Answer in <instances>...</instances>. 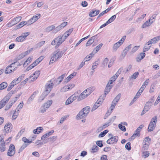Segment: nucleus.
Segmentation results:
<instances>
[{
    "instance_id": "f257e3e1",
    "label": "nucleus",
    "mask_w": 160,
    "mask_h": 160,
    "mask_svg": "<svg viewBox=\"0 0 160 160\" xmlns=\"http://www.w3.org/2000/svg\"><path fill=\"white\" fill-rule=\"evenodd\" d=\"M25 55H20L18 57L16 58L17 61H18L21 59L23 58ZM16 65L17 66H21V64H20L18 62L16 61L14 62L11 64L9 66H8L6 68L5 71V73L6 74L10 73L11 72H13L14 71L17 69L16 67L14 66V65Z\"/></svg>"
},
{
    "instance_id": "f03ea898",
    "label": "nucleus",
    "mask_w": 160,
    "mask_h": 160,
    "mask_svg": "<svg viewBox=\"0 0 160 160\" xmlns=\"http://www.w3.org/2000/svg\"><path fill=\"white\" fill-rule=\"evenodd\" d=\"M63 53L59 49H57L54 51L52 54V56L49 62V64L52 63L53 62L57 60L58 59L60 58L62 56Z\"/></svg>"
},
{
    "instance_id": "7ed1b4c3",
    "label": "nucleus",
    "mask_w": 160,
    "mask_h": 160,
    "mask_svg": "<svg viewBox=\"0 0 160 160\" xmlns=\"http://www.w3.org/2000/svg\"><path fill=\"white\" fill-rule=\"evenodd\" d=\"M64 41V40L62 38V35H60L57 37L52 41L51 44L52 45H55L56 44L55 47L56 48H57Z\"/></svg>"
},
{
    "instance_id": "20e7f679",
    "label": "nucleus",
    "mask_w": 160,
    "mask_h": 160,
    "mask_svg": "<svg viewBox=\"0 0 160 160\" xmlns=\"http://www.w3.org/2000/svg\"><path fill=\"white\" fill-rule=\"evenodd\" d=\"M55 79L53 78L50 81H48L45 86V91L46 92H47V94H48L51 91L52 89L53 88L54 85L53 82Z\"/></svg>"
},
{
    "instance_id": "39448f33",
    "label": "nucleus",
    "mask_w": 160,
    "mask_h": 160,
    "mask_svg": "<svg viewBox=\"0 0 160 160\" xmlns=\"http://www.w3.org/2000/svg\"><path fill=\"white\" fill-rule=\"evenodd\" d=\"M157 120V117L156 116L152 119L148 128V131H152L155 129Z\"/></svg>"
},
{
    "instance_id": "423d86ee",
    "label": "nucleus",
    "mask_w": 160,
    "mask_h": 160,
    "mask_svg": "<svg viewBox=\"0 0 160 160\" xmlns=\"http://www.w3.org/2000/svg\"><path fill=\"white\" fill-rule=\"evenodd\" d=\"M11 95L8 94L5 96L0 102V109L4 107L10 98Z\"/></svg>"
},
{
    "instance_id": "0eeeda50",
    "label": "nucleus",
    "mask_w": 160,
    "mask_h": 160,
    "mask_svg": "<svg viewBox=\"0 0 160 160\" xmlns=\"http://www.w3.org/2000/svg\"><path fill=\"white\" fill-rule=\"evenodd\" d=\"M15 153V146L13 144H11L7 152V155L8 156L12 157L13 156Z\"/></svg>"
},
{
    "instance_id": "6e6552de",
    "label": "nucleus",
    "mask_w": 160,
    "mask_h": 160,
    "mask_svg": "<svg viewBox=\"0 0 160 160\" xmlns=\"http://www.w3.org/2000/svg\"><path fill=\"white\" fill-rule=\"evenodd\" d=\"M6 150V146L4 141L3 140V135H0V151L3 152Z\"/></svg>"
},
{
    "instance_id": "1a4fd4ad",
    "label": "nucleus",
    "mask_w": 160,
    "mask_h": 160,
    "mask_svg": "<svg viewBox=\"0 0 160 160\" xmlns=\"http://www.w3.org/2000/svg\"><path fill=\"white\" fill-rule=\"evenodd\" d=\"M29 32H25L22 34L18 37H17L16 39V41L18 42H22L24 41L26 37L29 35Z\"/></svg>"
},
{
    "instance_id": "9d476101",
    "label": "nucleus",
    "mask_w": 160,
    "mask_h": 160,
    "mask_svg": "<svg viewBox=\"0 0 160 160\" xmlns=\"http://www.w3.org/2000/svg\"><path fill=\"white\" fill-rule=\"evenodd\" d=\"M21 19L22 17L21 16H18L14 18L13 20H11L10 22H9L8 25L11 26H12L19 22Z\"/></svg>"
},
{
    "instance_id": "9b49d317",
    "label": "nucleus",
    "mask_w": 160,
    "mask_h": 160,
    "mask_svg": "<svg viewBox=\"0 0 160 160\" xmlns=\"http://www.w3.org/2000/svg\"><path fill=\"white\" fill-rule=\"evenodd\" d=\"M40 73V71L38 70V71H36L34 72V73L33 74V75L34 76L33 78V79L32 80L31 79V78L33 77V76H30L28 78V79L29 80V81L30 82L32 81H34L38 77Z\"/></svg>"
},
{
    "instance_id": "f8f14e48",
    "label": "nucleus",
    "mask_w": 160,
    "mask_h": 160,
    "mask_svg": "<svg viewBox=\"0 0 160 160\" xmlns=\"http://www.w3.org/2000/svg\"><path fill=\"white\" fill-rule=\"evenodd\" d=\"M118 140V137H112L107 141V143L109 144H113L114 143L117 142Z\"/></svg>"
},
{
    "instance_id": "ddd939ff",
    "label": "nucleus",
    "mask_w": 160,
    "mask_h": 160,
    "mask_svg": "<svg viewBox=\"0 0 160 160\" xmlns=\"http://www.w3.org/2000/svg\"><path fill=\"white\" fill-rule=\"evenodd\" d=\"M73 28L70 29L68 30L65 32L63 35H62V38L64 40V41L71 33L73 30Z\"/></svg>"
},
{
    "instance_id": "4468645a",
    "label": "nucleus",
    "mask_w": 160,
    "mask_h": 160,
    "mask_svg": "<svg viewBox=\"0 0 160 160\" xmlns=\"http://www.w3.org/2000/svg\"><path fill=\"white\" fill-rule=\"evenodd\" d=\"M84 111L82 109L81 110L78 114L76 116V119H82L83 118H85L87 116L85 114H84Z\"/></svg>"
},
{
    "instance_id": "2eb2a0df",
    "label": "nucleus",
    "mask_w": 160,
    "mask_h": 160,
    "mask_svg": "<svg viewBox=\"0 0 160 160\" xmlns=\"http://www.w3.org/2000/svg\"><path fill=\"white\" fill-rule=\"evenodd\" d=\"M12 125L10 123H8L6 124L4 127V130L7 132H11V129L12 128Z\"/></svg>"
},
{
    "instance_id": "dca6fc26",
    "label": "nucleus",
    "mask_w": 160,
    "mask_h": 160,
    "mask_svg": "<svg viewBox=\"0 0 160 160\" xmlns=\"http://www.w3.org/2000/svg\"><path fill=\"white\" fill-rule=\"evenodd\" d=\"M54 130H51V131H49L48 132L46 133L42 136L41 137V139L42 140H44L47 137L52 135V133H54Z\"/></svg>"
},
{
    "instance_id": "f3484780",
    "label": "nucleus",
    "mask_w": 160,
    "mask_h": 160,
    "mask_svg": "<svg viewBox=\"0 0 160 160\" xmlns=\"http://www.w3.org/2000/svg\"><path fill=\"white\" fill-rule=\"evenodd\" d=\"M152 105V102H147L144 107L145 110L146 111H148Z\"/></svg>"
},
{
    "instance_id": "a211bd4d",
    "label": "nucleus",
    "mask_w": 160,
    "mask_h": 160,
    "mask_svg": "<svg viewBox=\"0 0 160 160\" xmlns=\"http://www.w3.org/2000/svg\"><path fill=\"white\" fill-rule=\"evenodd\" d=\"M85 92H82L80 95L78 97L77 99L78 101H81L87 97L85 94Z\"/></svg>"
},
{
    "instance_id": "6ab92c4d",
    "label": "nucleus",
    "mask_w": 160,
    "mask_h": 160,
    "mask_svg": "<svg viewBox=\"0 0 160 160\" xmlns=\"http://www.w3.org/2000/svg\"><path fill=\"white\" fill-rule=\"evenodd\" d=\"M145 53L144 52L141 53L138 57L137 58L136 60L137 62H140L143 59L145 56Z\"/></svg>"
},
{
    "instance_id": "aec40b11",
    "label": "nucleus",
    "mask_w": 160,
    "mask_h": 160,
    "mask_svg": "<svg viewBox=\"0 0 160 160\" xmlns=\"http://www.w3.org/2000/svg\"><path fill=\"white\" fill-rule=\"evenodd\" d=\"M99 12L100 11L99 10L91 11L90 12L89 15L91 17H94L98 14Z\"/></svg>"
},
{
    "instance_id": "412c9836",
    "label": "nucleus",
    "mask_w": 160,
    "mask_h": 160,
    "mask_svg": "<svg viewBox=\"0 0 160 160\" xmlns=\"http://www.w3.org/2000/svg\"><path fill=\"white\" fill-rule=\"evenodd\" d=\"M52 101L50 100L46 102L43 105L46 108V109L49 108L51 105L52 104Z\"/></svg>"
},
{
    "instance_id": "4be33fe9",
    "label": "nucleus",
    "mask_w": 160,
    "mask_h": 160,
    "mask_svg": "<svg viewBox=\"0 0 160 160\" xmlns=\"http://www.w3.org/2000/svg\"><path fill=\"white\" fill-rule=\"evenodd\" d=\"M117 104V103L116 102H114V101H112L110 107L111 112L110 113L108 112L107 113V114L108 115H109L112 112L113 110L115 108V106Z\"/></svg>"
},
{
    "instance_id": "5701e85b",
    "label": "nucleus",
    "mask_w": 160,
    "mask_h": 160,
    "mask_svg": "<svg viewBox=\"0 0 160 160\" xmlns=\"http://www.w3.org/2000/svg\"><path fill=\"white\" fill-rule=\"evenodd\" d=\"M92 88L90 87L85 90L83 92H85V94L86 93V96H88L89 95L92 93Z\"/></svg>"
},
{
    "instance_id": "b1692460",
    "label": "nucleus",
    "mask_w": 160,
    "mask_h": 160,
    "mask_svg": "<svg viewBox=\"0 0 160 160\" xmlns=\"http://www.w3.org/2000/svg\"><path fill=\"white\" fill-rule=\"evenodd\" d=\"M55 28V26L54 25H52L50 26H48L46 29V31L48 32H49L52 30H54Z\"/></svg>"
},
{
    "instance_id": "393cba45",
    "label": "nucleus",
    "mask_w": 160,
    "mask_h": 160,
    "mask_svg": "<svg viewBox=\"0 0 160 160\" xmlns=\"http://www.w3.org/2000/svg\"><path fill=\"white\" fill-rule=\"evenodd\" d=\"M101 102H97V101L94 104L93 106L92 109V111H93L101 105Z\"/></svg>"
},
{
    "instance_id": "a878e982",
    "label": "nucleus",
    "mask_w": 160,
    "mask_h": 160,
    "mask_svg": "<svg viewBox=\"0 0 160 160\" xmlns=\"http://www.w3.org/2000/svg\"><path fill=\"white\" fill-rule=\"evenodd\" d=\"M122 45V42H118L115 43L113 45V50L116 51L117 49Z\"/></svg>"
},
{
    "instance_id": "bb28decb",
    "label": "nucleus",
    "mask_w": 160,
    "mask_h": 160,
    "mask_svg": "<svg viewBox=\"0 0 160 160\" xmlns=\"http://www.w3.org/2000/svg\"><path fill=\"white\" fill-rule=\"evenodd\" d=\"M48 94H47V92H46L44 91L43 93L41 95L40 97V98L39 99V102H41L43 100L44 98L46 97Z\"/></svg>"
},
{
    "instance_id": "cd10ccee",
    "label": "nucleus",
    "mask_w": 160,
    "mask_h": 160,
    "mask_svg": "<svg viewBox=\"0 0 160 160\" xmlns=\"http://www.w3.org/2000/svg\"><path fill=\"white\" fill-rule=\"evenodd\" d=\"M27 24L28 23L27 21L22 22L16 26V28L18 29L20 28Z\"/></svg>"
},
{
    "instance_id": "c85d7f7f",
    "label": "nucleus",
    "mask_w": 160,
    "mask_h": 160,
    "mask_svg": "<svg viewBox=\"0 0 160 160\" xmlns=\"http://www.w3.org/2000/svg\"><path fill=\"white\" fill-rule=\"evenodd\" d=\"M75 86V85L74 84H72L71 85H67L65 86H64L65 89L66 90V91L68 90H70L73 88Z\"/></svg>"
},
{
    "instance_id": "c756f323",
    "label": "nucleus",
    "mask_w": 160,
    "mask_h": 160,
    "mask_svg": "<svg viewBox=\"0 0 160 160\" xmlns=\"http://www.w3.org/2000/svg\"><path fill=\"white\" fill-rule=\"evenodd\" d=\"M38 63L36 61H34V62L32 63V64H31L30 65L29 67H28V68H27L26 69V70L27 71H28L30 70L31 69H32V68H34L35 66H36L37 65H38Z\"/></svg>"
},
{
    "instance_id": "7c9ffc66",
    "label": "nucleus",
    "mask_w": 160,
    "mask_h": 160,
    "mask_svg": "<svg viewBox=\"0 0 160 160\" xmlns=\"http://www.w3.org/2000/svg\"><path fill=\"white\" fill-rule=\"evenodd\" d=\"M94 54L93 52H92L90 53L89 55L87 56L84 58V60H85L84 62H85L90 60V59L94 56Z\"/></svg>"
},
{
    "instance_id": "2f4dec72",
    "label": "nucleus",
    "mask_w": 160,
    "mask_h": 160,
    "mask_svg": "<svg viewBox=\"0 0 160 160\" xmlns=\"http://www.w3.org/2000/svg\"><path fill=\"white\" fill-rule=\"evenodd\" d=\"M98 147L96 145H94L91 151V152L92 153L97 152L98 150Z\"/></svg>"
},
{
    "instance_id": "473e14b6",
    "label": "nucleus",
    "mask_w": 160,
    "mask_h": 160,
    "mask_svg": "<svg viewBox=\"0 0 160 160\" xmlns=\"http://www.w3.org/2000/svg\"><path fill=\"white\" fill-rule=\"evenodd\" d=\"M35 97V96L34 94L32 95L30 97L28 98V101L27 103L28 104H29L31 103V102H32L34 99Z\"/></svg>"
},
{
    "instance_id": "72a5a7b5",
    "label": "nucleus",
    "mask_w": 160,
    "mask_h": 160,
    "mask_svg": "<svg viewBox=\"0 0 160 160\" xmlns=\"http://www.w3.org/2000/svg\"><path fill=\"white\" fill-rule=\"evenodd\" d=\"M14 104V102H12L11 101L9 102L8 104L6 106L5 108V110L6 111L8 110L12 107Z\"/></svg>"
},
{
    "instance_id": "f704fd0d",
    "label": "nucleus",
    "mask_w": 160,
    "mask_h": 160,
    "mask_svg": "<svg viewBox=\"0 0 160 160\" xmlns=\"http://www.w3.org/2000/svg\"><path fill=\"white\" fill-rule=\"evenodd\" d=\"M90 109V108L89 106L86 107L85 108H83L82 109L84 111V113L86 114L87 116L89 112V111Z\"/></svg>"
},
{
    "instance_id": "c9c22d12",
    "label": "nucleus",
    "mask_w": 160,
    "mask_h": 160,
    "mask_svg": "<svg viewBox=\"0 0 160 160\" xmlns=\"http://www.w3.org/2000/svg\"><path fill=\"white\" fill-rule=\"evenodd\" d=\"M151 47V45L149 46L148 43L147 42L145 44L144 46V48L143 50V52H146V51H148L150 49Z\"/></svg>"
},
{
    "instance_id": "e433bc0d",
    "label": "nucleus",
    "mask_w": 160,
    "mask_h": 160,
    "mask_svg": "<svg viewBox=\"0 0 160 160\" xmlns=\"http://www.w3.org/2000/svg\"><path fill=\"white\" fill-rule=\"evenodd\" d=\"M76 72H73V73L71 74L69 76L66 78V80H67V82L69 81L72 78H73V77L76 76Z\"/></svg>"
},
{
    "instance_id": "4c0bfd02",
    "label": "nucleus",
    "mask_w": 160,
    "mask_h": 160,
    "mask_svg": "<svg viewBox=\"0 0 160 160\" xmlns=\"http://www.w3.org/2000/svg\"><path fill=\"white\" fill-rule=\"evenodd\" d=\"M8 86V84L7 83L4 82H2L0 84V89H3L6 88Z\"/></svg>"
},
{
    "instance_id": "58836bf2",
    "label": "nucleus",
    "mask_w": 160,
    "mask_h": 160,
    "mask_svg": "<svg viewBox=\"0 0 160 160\" xmlns=\"http://www.w3.org/2000/svg\"><path fill=\"white\" fill-rule=\"evenodd\" d=\"M131 44H130L123 51V52L124 54L125 55H126L127 53V52L128 51L129 49L131 48Z\"/></svg>"
},
{
    "instance_id": "ea45409f",
    "label": "nucleus",
    "mask_w": 160,
    "mask_h": 160,
    "mask_svg": "<svg viewBox=\"0 0 160 160\" xmlns=\"http://www.w3.org/2000/svg\"><path fill=\"white\" fill-rule=\"evenodd\" d=\"M69 117V115H65L63 117H62V118H61V119L60 121V123H62L64 122V121L66 120Z\"/></svg>"
},
{
    "instance_id": "a19ab883",
    "label": "nucleus",
    "mask_w": 160,
    "mask_h": 160,
    "mask_svg": "<svg viewBox=\"0 0 160 160\" xmlns=\"http://www.w3.org/2000/svg\"><path fill=\"white\" fill-rule=\"evenodd\" d=\"M151 24L149 22V21H147L144 23L142 25V28H145L146 27L150 26Z\"/></svg>"
},
{
    "instance_id": "79ce46f5",
    "label": "nucleus",
    "mask_w": 160,
    "mask_h": 160,
    "mask_svg": "<svg viewBox=\"0 0 160 160\" xmlns=\"http://www.w3.org/2000/svg\"><path fill=\"white\" fill-rule=\"evenodd\" d=\"M40 15H41L40 14H38L33 16L32 18V19H33L34 20L33 21H34V22H35L40 18Z\"/></svg>"
},
{
    "instance_id": "37998d69",
    "label": "nucleus",
    "mask_w": 160,
    "mask_h": 160,
    "mask_svg": "<svg viewBox=\"0 0 160 160\" xmlns=\"http://www.w3.org/2000/svg\"><path fill=\"white\" fill-rule=\"evenodd\" d=\"M121 96V94L119 93L118 94L115 98L113 100V101H114V102L115 101V102L117 103L118 101L120 99V97Z\"/></svg>"
},
{
    "instance_id": "c03bdc74",
    "label": "nucleus",
    "mask_w": 160,
    "mask_h": 160,
    "mask_svg": "<svg viewBox=\"0 0 160 160\" xmlns=\"http://www.w3.org/2000/svg\"><path fill=\"white\" fill-rule=\"evenodd\" d=\"M116 18V15H114L112 16L107 21L108 22L110 23L113 21Z\"/></svg>"
},
{
    "instance_id": "a18cd8bd",
    "label": "nucleus",
    "mask_w": 160,
    "mask_h": 160,
    "mask_svg": "<svg viewBox=\"0 0 160 160\" xmlns=\"http://www.w3.org/2000/svg\"><path fill=\"white\" fill-rule=\"evenodd\" d=\"M65 75V74H63L60 77H59L58 78H57V81H58L59 82L58 84H59L61 82V81L64 78Z\"/></svg>"
},
{
    "instance_id": "49530a36",
    "label": "nucleus",
    "mask_w": 160,
    "mask_h": 160,
    "mask_svg": "<svg viewBox=\"0 0 160 160\" xmlns=\"http://www.w3.org/2000/svg\"><path fill=\"white\" fill-rule=\"evenodd\" d=\"M139 74V73L138 72H135L131 76V78L136 79L138 77Z\"/></svg>"
},
{
    "instance_id": "de8ad7c7",
    "label": "nucleus",
    "mask_w": 160,
    "mask_h": 160,
    "mask_svg": "<svg viewBox=\"0 0 160 160\" xmlns=\"http://www.w3.org/2000/svg\"><path fill=\"white\" fill-rule=\"evenodd\" d=\"M62 29V28L59 25L56 28L55 27V29L54 30H53V33H56Z\"/></svg>"
},
{
    "instance_id": "09e8293b",
    "label": "nucleus",
    "mask_w": 160,
    "mask_h": 160,
    "mask_svg": "<svg viewBox=\"0 0 160 160\" xmlns=\"http://www.w3.org/2000/svg\"><path fill=\"white\" fill-rule=\"evenodd\" d=\"M152 41H153L154 43H156L160 40V36L155 37L152 39Z\"/></svg>"
},
{
    "instance_id": "8fccbe9b",
    "label": "nucleus",
    "mask_w": 160,
    "mask_h": 160,
    "mask_svg": "<svg viewBox=\"0 0 160 160\" xmlns=\"http://www.w3.org/2000/svg\"><path fill=\"white\" fill-rule=\"evenodd\" d=\"M156 15H152V16L149 19V22L151 23V24L154 22L155 18H156Z\"/></svg>"
},
{
    "instance_id": "3c124183",
    "label": "nucleus",
    "mask_w": 160,
    "mask_h": 160,
    "mask_svg": "<svg viewBox=\"0 0 160 160\" xmlns=\"http://www.w3.org/2000/svg\"><path fill=\"white\" fill-rule=\"evenodd\" d=\"M118 128L120 129L124 132H125L126 130L125 127L124 126L122 125V124H120L118 125Z\"/></svg>"
},
{
    "instance_id": "603ef678",
    "label": "nucleus",
    "mask_w": 160,
    "mask_h": 160,
    "mask_svg": "<svg viewBox=\"0 0 160 160\" xmlns=\"http://www.w3.org/2000/svg\"><path fill=\"white\" fill-rule=\"evenodd\" d=\"M57 138V136H53L52 137H51L49 138H48V139L49 141H52L53 142H54L56 140Z\"/></svg>"
},
{
    "instance_id": "864d4df0",
    "label": "nucleus",
    "mask_w": 160,
    "mask_h": 160,
    "mask_svg": "<svg viewBox=\"0 0 160 160\" xmlns=\"http://www.w3.org/2000/svg\"><path fill=\"white\" fill-rule=\"evenodd\" d=\"M131 143L130 142H128L125 145V148L128 151L131 149Z\"/></svg>"
},
{
    "instance_id": "5fc2aeb1",
    "label": "nucleus",
    "mask_w": 160,
    "mask_h": 160,
    "mask_svg": "<svg viewBox=\"0 0 160 160\" xmlns=\"http://www.w3.org/2000/svg\"><path fill=\"white\" fill-rule=\"evenodd\" d=\"M28 145L26 143L23 144L19 150V153L22 152Z\"/></svg>"
},
{
    "instance_id": "6e6d98bb",
    "label": "nucleus",
    "mask_w": 160,
    "mask_h": 160,
    "mask_svg": "<svg viewBox=\"0 0 160 160\" xmlns=\"http://www.w3.org/2000/svg\"><path fill=\"white\" fill-rule=\"evenodd\" d=\"M112 8V7H110L109 8H108L104 10V11L100 13V15H102L103 16L105 14L107 13L109 11H110Z\"/></svg>"
},
{
    "instance_id": "4d7b16f0",
    "label": "nucleus",
    "mask_w": 160,
    "mask_h": 160,
    "mask_svg": "<svg viewBox=\"0 0 160 160\" xmlns=\"http://www.w3.org/2000/svg\"><path fill=\"white\" fill-rule=\"evenodd\" d=\"M32 58L29 57L27 59V61L25 62L24 64L23 65V66H24V65H25V64L28 65L29 63L31 62L32 61Z\"/></svg>"
},
{
    "instance_id": "13d9d810",
    "label": "nucleus",
    "mask_w": 160,
    "mask_h": 160,
    "mask_svg": "<svg viewBox=\"0 0 160 160\" xmlns=\"http://www.w3.org/2000/svg\"><path fill=\"white\" fill-rule=\"evenodd\" d=\"M105 98H104V95L103 96H100L98 99L97 100V102H101V104L102 103V102L105 99Z\"/></svg>"
},
{
    "instance_id": "bf43d9fd",
    "label": "nucleus",
    "mask_w": 160,
    "mask_h": 160,
    "mask_svg": "<svg viewBox=\"0 0 160 160\" xmlns=\"http://www.w3.org/2000/svg\"><path fill=\"white\" fill-rule=\"evenodd\" d=\"M109 61V59L107 58H106L104 60L102 64L104 65V66H107L108 63Z\"/></svg>"
},
{
    "instance_id": "052dcab7",
    "label": "nucleus",
    "mask_w": 160,
    "mask_h": 160,
    "mask_svg": "<svg viewBox=\"0 0 160 160\" xmlns=\"http://www.w3.org/2000/svg\"><path fill=\"white\" fill-rule=\"evenodd\" d=\"M22 141H23L25 143L28 142L29 143H31L32 142V140L29 141L28 139H27L26 137H24L22 138Z\"/></svg>"
},
{
    "instance_id": "680f3d73",
    "label": "nucleus",
    "mask_w": 160,
    "mask_h": 160,
    "mask_svg": "<svg viewBox=\"0 0 160 160\" xmlns=\"http://www.w3.org/2000/svg\"><path fill=\"white\" fill-rule=\"evenodd\" d=\"M69 98L70 99V100L72 101V102L74 101L76 99V97L75 96V94H73L71 96L69 97Z\"/></svg>"
},
{
    "instance_id": "e2e57ef3",
    "label": "nucleus",
    "mask_w": 160,
    "mask_h": 160,
    "mask_svg": "<svg viewBox=\"0 0 160 160\" xmlns=\"http://www.w3.org/2000/svg\"><path fill=\"white\" fill-rule=\"evenodd\" d=\"M102 45L103 44L102 43H100L95 48V49L96 50V52H97L99 50L102 46Z\"/></svg>"
},
{
    "instance_id": "0e129e2a",
    "label": "nucleus",
    "mask_w": 160,
    "mask_h": 160,
    "mask_svg": "<svg viewBox=\"0 0 160 160\" xmlns=\"http://www.w3.org/2000/svg\"><path fill=\"white\" fill-rule=\"evenodd\" d=\"M111 89H109L108 88H106L104 90V98H105L106 97V95L107 94H108L109 92L110 91V90Z\"/></svg>"
},
{
    "instance_id": "69168bd1",
    "label": "nucleus",
    "mask_w": 160,
    "mask_h": 160,
    "mask_svg": "<svg viewBox=\"0 0 160 160\" xmlns=\"http://www.w3.org/2000/svg\"><path fill=\"white\" fill-rule=\"evenodd\" d=\"M44 57L43 56H41L39 58H38L35 61L38 64L40 62H41L43 59Z\"/></svg>"
},
{
    "instance_id": "338daca9",
    "label": "nucleus",
    "mask_w": 160,
    "mask_h": 160,
    "mask_svg": "<svg viewBox=\"0 0 160 160\" xmlns=\"http://www.w3.org/2000/svg\"><path fill=\"white\" fill-rule=\"evenodd\" d=\"M47 109L44 106L42 105L40 108V112L41 113H43L46 111Z\"/></svg>"
},
{
    "instance_id": "774afa93",
    "label": "nucleus",
    "mask_w": 160,
    "mask_h": 160,
    "mask_svg": "<svg viewBox=\"0 0 160 160\" xmlns=\"http://www.w3.org/2000/svg\"><path fill=\"white\" fill-rule=\"evenodd\" d=\"M149 146V143H145L143 144L142 148L144 150H147Z\"/></svg>"
}]
</instances>
